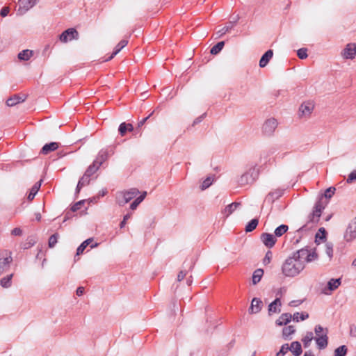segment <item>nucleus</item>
<instances>
[{"label":"nucleus","mask_w":356,"mask_h":356,"mask_svg":"<svg viewBox=\"0 0 356 356\" xmlns=\"http://www.w3.org/2000/svg\"><path fill=\"white\" fill-rule=\"evenodd\" d=\"M305 268L302 263L300 262L296 255L293 254L292 257H289L282 266V273L288 277H295L298 275Z\"/></svg>","instance_id":"1"},{"label":"nucleus","mask_w":356,"mask_h":356,"mask_svg":"<svg viewBox=\"0 0 356 356\" xmlns=\"http://www.w3.org/2000/svg\"><path fill=\"white\" fill-rule=\"evenodd\" d=\"M297 259L305 266L306 263L314 261L318 259V254L315 249L310 248H302L293 253Z\"/></svg>","instance_id":"2"},{"label":"nucleus","mask_w":356,"mask_h":356,"mask_svg":"<svg viewBox=\"0 0 356 356\" xmlns=\"http://www.w3.org/2000/svg\"><path fill=\"white\" fill-rule=\"evenodd\" d=\"M259 169L257 165L251 166L238 179L241 186H245L253 183L259 176Z\"/></svg>","instance_id":"3"},{"label":"nucleus","mask_w":356,"mask_h":356,"mask_svg":"<svg viewBox=\"0 0 356 356\" xmlns=\"http://www.w3.org/2000/svg\"><path fill=\"white\" fill-rule=\"evenodd\" d=\"M139 193L136 188H131L127 191H122L117 193L116 201L120 206H124L132 199L135 198Z\"/></svg>","instance_id":"4"},{"label":"nucleus","mask_w":356,"mask_h":356,"mask_svg":"<svg viewBox=\"0 0 356 356\" xmlns=\"http://www.w3.org/2000/svg\"><path fill=\"white\" fill-rule=\"evenodd\" d=\"M12 261L10 252L8 250L0 251V274L9 268Z\"/></svg>","instance_id":"5"},{"label":"nucleus","mask_w":356,"mask_h":356,"mask_svg":"<svg viewBox=\"0 0 356 356\" xmlns=\"http://www.w3.org/2000/svg\"><path fill=\"white\" fill-rule=\"evenodd\" d=\"M322 197L315 204L312 213L309 216V221L312 222H317L321 216L322 211L325 209V204L322 202Z\"/></svg>","instance_id":"6"},{"label":"nucleus","mask_w":356,"mask_h":356,"mask_svg":"<svg viewBox=\"0 0 356 356\" xmlns=\"http://www.w3.org/2000/svg\"><path fill=\"white\" fill-rule=\"evenodd\" d=\"M341 56L346 60H353L356 56V43H348L341 52Z\"/></svg>","instance_id":"7"},{"label":"nucleus","mask_w":356,"mask_h":356,"mask_svg":"<svg viewBox=\"0 0 356 356\" xmlns=\"http://www.w3.org/2000/svg\"><path fill=\"white\" fill-rule=\"evenodd\" d=\"M277 127V122L275 118H269L263 124L262 131L264 135L270 136L273 134Z\"/></svg>","instance_id":"8"},{"label":"nucleus","mask_w":356,"mask_h":356,"mask_svg":"<svg viewBox=\"0 0 356 356\" xmlns=\"http://www.w3.org/2000/svg\"><path fill=\"white\" fill-rule=\"evenodd\" d=\"M314 108V104L312 102H303L299 108V115L301 118H309Z\"/></svg>","instance_id":"9"},{"label":"nucleus","mask_w":356,"mask_h":356,"mask_svg":"<svg viewBox=\"0 0 356 356\" xmlns=\"http://www.w3.org/2000/svg\"><path fill=\"white\" fill-rule=\"evenodd\" d=\"M40 0H19L18 13L24 14L29 10L34 7Z\"/></svg>","instance_id":"10"},{"label":"nucleus","mask_w":356,"mask_h":356,"mask_svg":"<svg viewBox=\"0 0 356 356\" xmlns=\"http://www.w3.org/2000/svg\"><path fill=\"white\" fill-rule=\"evenodd\" d=\"M79 33L75 29L70 28L63 31L60 35V40L62 42H67L73 39H78Z\"/></svg>","instance_id":"11"},{"label":"nucleus","mask_w":356,"mask_h":356,"mask_svg":"<svg viewBox=\"0 0 356 356\" xmlns=\"http://www.w3.org/2000/svg\"><path fill=\"white\" fill-rule=\"evenodd\" d=\"M113 154V151L112 148H111L110 149H102L99 152L94 162L96 163L99 166H101V165L104 161H106L108 159V158Z\"/></svg>","instance_id":"12"},{"label":"nucleus","mask_w":356,"mask_h":356,"mask_svg":"<svg viewBox=\"0 0 356 356\" xmlns=\"http://www.w3.org/2000/svg\"><path fill=\"white\" fill-rule=\"evenodd\" d=\"M356 238V220L349 224L345 234L344 238L346 241H351Z\"/></svg>","instance_id":"13"},{"label":"nucleus","mask_w":356,"mask_h":356,"mask_svg":"<svg viewBox=\"0 0 356 356\" xmlns=\"http://www.w3.org/2000/svg\"><path fill=\"white\" fill-rule=\"evenodd\" d=\"M261 240L267 248H272L275 244L277 239L275 236L268 233H264L261 235Z\"/></svg>","instance_id":"14"},{"label":"nucleus","mask_w":356,"mask_h":356,"mask_svg":"<svg viewBox=\"0 0 356 356\" xmlns=\"http://www.w3.org/2000/svg\"><path fill=\"white\" fill-rule=\"evenodd\" d=\"M26 99V95L25 94L14 95L7 99L6 104L8 106H14L19 103L24 102Z\"/></svg>","instance_id":"15"},{"label":"nucleus","mask_w":356,"mask_h":356,"mask_svg":"<svg viewBox=\"0 0 356 356\" xmlns=\"http://www.w3.org/2000/svg\"><path fill=\"white\" fill-rule=\"evenodd\" d=\"M262 306V302L257 298H254L252 300L249 311L252 314H257L260 312Z\"/></svg>","instance_id":"16"},{"label":"nucleus","mask_w":356,"mask_h":356,"mask_svg":"<svg viewBox=\"0 0 356 356\" xmlns=\"http://www.w3.org/2000/svg\"><path fill=\"white\" fill-rule=\"evenodd\" d=\"M273 56V51L271 49L268 50L261 58L259 60V66L260 67H264L267 65L269 60L272 58Z\"/></svg>","instance_id":"17"},{"label":"nucleus","mask_w":356,"mask_h":356,"mask_svg":"<svg viewBox=\"0 0 356 356\" xmlns=\"http://www.w3.org/2000/svg\"><path fill=\"white\" fill-rule=\"evenodd\" d=\"M281 301L280 298H276L268 306V312L270 314L273 313H278L280 312Z\"/></svg>","instance_id":"18"},{"label":"nucleus","mask_w":356,"mask_h":356,"mask_svg":"<svg viewBox=\"0 0 356 356\" xmlns=\"http://www.w3.org/2000/svg\"><path fill=\"white\" fill-rule=\"evenodd\" d=\"M58 148V144L55 142H52L48 144H45L42 149L41 153L43 154H47L50 152L54 151Z\"/></svg>","instance_id":"19"},{"label":"nucleus","mask_w":356,"mask_h":356,"mask_svg":"<svg viewBox=\"0 0 356 356\" xmlns=\"http://www.w3.org/2000/svg\"><path fill=\"white\" fill-rule=\"evenodd\" d=\"M290 350L295 356H300L302 353L301 344L298 341H293L289 346Z\"/></svg>","instance_id":"20"},{"label":"nucleus","mask_w":356,"mask_h":356,"mask_svg":"<svg viewBox=\"0 0 356 356\" xmlns=\"http://www.w3.org/2000/svg\"><path fill=\"white\" fill-rule=\"evenodd\" d=\"M283 195V191L281 189H276L273 191L270 192L266 197V200L270 202H274L275 200L278 199L280 197H281Z\"/></svg>","instance_id":"21"},{"label":"nucleus","mask_w":356,"mask_h":356,"mask_svg":"<svg viewBox=\"0 0 356 356\" xmlns=\"http://www.w3.org/2000/svg\"><path fill=\"white\" fill-rule=\"evenodd\" d=\"M327 334H324L319 337H315L316 343L320 349H323L327 346Z\"/></svg>","instance_id":"22"},{"label":"nucleus","mask_w":356,"mask_h":356,"mask_svg":"<svg viewBox=\"0 0 356 356\" xmlns=\"http://www.w3.org/2000/svg\"><path fill=\"white\" fill-rule=\"evenodd\" d=\"M292 315L289 313L282 314L276 321V324L279 326L286 325L291 321Z\"/></svg>","instance_id":"23"},{"label":"nucleus","mask_w":356,"mask_h":356,"mask_svg":"<svg viewBox=\"0 0 356 356\" xmlns=\"http://www.w3.org/2000/svg\"><path fill=\"white\" fill-rule=\"evenodd\" d=\"M240 204H241L239 202H233L227 205L222 211V213L226 217L229 216L240 206Z\"/></svg>","instance_id":"24"},{"label":"nucleus","mask_w":356,"mask_h":356,"mask_svg":"<svg viewBox=\"0 0 356 356\" xmlns=\"http://www.w3.org/2000/svg\"><path fill=\"white\" fill-rule=\"evenodd\" d=\"M134 127L131 124L122 122L120 124L118 131L122 136H124L127 131H132Z\"/></svg>","instance_id":"25"},{"label":"nucleus","mask_w":356,"mask_h":356,"mask_svg":"<svg viewBox=\"0 0 356 356\" xmlns=\"http://www.w3.org/2000/svg\"><path fill=\"white\" fill-rule=\"evenodd\" d=\"M128 43V41L126 40H121L117 46L115 47V49L113 52L112 53L111 56L106 60H111L115 56H116L122 49H123Z\"/></svg>","instance_id":"26"},{"label":"nucleus","mask_w":356,"mask_h":356,"mask_svg":"<svg viewBox=\"0 0 356 356\" xmlns=\"http://www.w3.org/2000/svg\"><path fill=\"white\" fill-rule=\"evenodd\" d=\"M41 181H42V180L35 183L31 188V189L28 195V197H27V198L29 201H31L34 199L35 195L37 194L38 191H39V189L40 188Z\"/></svg>","instance_id":"27"},{"label":"nucleus","mask_w":356,"mask_h":356,"mask_svg":"<svg viewBox=\"0 0 356 356\" xmlns=\"http://www.w3.org/2000/svg\"><path fill=\"white\" fill-rule=\"evenodd\" d=\"M90 177L86 173L83 175V177L80 179V180L78 182L77 186H76V192H79L81 188L88 185L90 183Z\"/></svg>","instance_id":"28"},{"label":"nucleus","mask_w":356,"mask_h":356,"mask_svg":"<svg viewBox=\"0 0 356 356\" xmlns=\"http://www.w3.org/2000/svg\"><path fill=\"white\" fill-rule=\"evenodd\" d=\"M13 275L10 274L2 277L0 280V284L3 288H9L12 284V278Z\"/></svg>","instance_id":"29"},{"label":"nucleus","mask_w":356,"mask_h":356,"mask_svg":"<svg viewBox=\"0 0 356 356\" xmlns=\"http://www.w3.org/2000/svg\"><path fill=\"white\" fill-rule=\"evenodd\" d=\"M264 275V270L261 268H258L255 270L252 275V284H257L260 282L262 276Z\"/></svg>","instance_id":"30"},{"label":"nucleus","mask_w":356,"mask_h":356,"mask_svg":"<svg viewBox=\"0 0 356 356\" xmlns=\"http://www.w3.org/2000/svg\"><path fill=\"white\" fill-rule=\"evenodd\" d=\"M33 56V51L29 49H25L18 54V58L21 60H28Z\"/></svg>","instance_id":"31"},{"label":"nucleus","mask_w":356,"mask_h":356,"mask_svg":"<svg viewBox=\"0 0 356 356\" xmlns=\"http://www.w3.org/2000/svg\"><path fill=\"white\" fill-rule=\"evenodd\" d=\"M314 339V334L312 332H307L305 337L302 338V341L304 347L307 348L309 346L312 341Z\"/></svg>","instance_id":"32"},{"label":"nucleus","mask_w":356,"mask_h":356,"mask_svg":"<svg viewBox=\"0 0 356 356\" xmlns=\"http://www.w3.org/2000/svg\"><path fill=\"white\" fill-rule=\"evenodd\" d=\"M341 284V279H331L327 282V289L330 291H334L337 289Z\"/></svg>","instance_id":"33"},{"label":"nucleus","mask_w":356,"mask_h":356,"mask_svg":"<svg viewBox=\"0 0 356 356\" xmlns=\"http://www.w3.org/2000/svg\"><path fill=\"white\" fill-rule=\"evenodd\" d=\"M289 227L286 225H281L277 227L275 230V236L277 237L282 236L288 230Z\"/></svg>","instance_id":"34"},{"label":"nucleus","mask_w":356,"mask_h":356,"mask_svg":"<svg viewBox=\"0 0 356 356\" xmlns=\"http://www.w3.org/2000/svg\"><path fill=\"white\" fill-rule=\"evenodd\" d=\"M99 165H97L96 163H95L93 161V163L89 165V167L87 168L86 171L85 172V173L88 175H89L90 177H91L93 174H95L97 170L99 168Z\"/></svg>","instance_id":"35"},{"label":"nucleus","mask_w":356,"mask_h":356,"mask_svg":"<svg viewBox=\"0 0 356 356\" xmlns=\"http://www.w3.org/2000/svg\"><path fill=\"white\" fill-rule=\"evenodd\" d=\"M225 42L223 41L218 42L215 44L210 51V53L213 55L218 54L223 48Z\"/></svg>","instance_id":"36"},{"label":"nucleus","mask_w":356,"mask_h":356,"mask_svg":"<svg viewBox=\"0 0 356 356\" xmlns=\"http://www.w3.org/2000/svg\"><path fill=\"white\" fill-rule=\"evenodd\" d=\"M292 317H293V321L298 322L300 319L301 321H304V320L308 318L309 314L306 312H302V313L296 312V313L293 314Z\"/></svg>","instance_id":"37"},{"label":"nucleus","mask_w":356,"mask_h":356,"mask_svg":"<svg viewBox=\"0 0 356 356\" xmlns=\"http://www.w3.org/2000/svg\"><path fill=\"white\" fill-rule=\"evenodd\" d=\"M259 221L257 219L251 220L245 227V231L250 232L253 231L257 226Z\"/></svg>","instance_id":"38"},{"label":"nucleus","mask_w":356,"mask_h":356,"mask_svg":"<svg viewBox=\"0 0 356 356\" xmlns=\"http://www.w3.org/2000/svg\"><path fill=\"white\" fill-rule=\"evenodd\" d=\"M326 232L324 228L319 229L318 233L316 234V242L323 241L325 239Z\"/></svg>","instance_id":"39"},{"label":"nucleus","mask_w":356,"mask_h":356,"mask_svg":"<svg viewBox=\"0 0 356 356\" xmlns=\"http://www.w3.org/2000/svg\"><path fill=\"white\" fill-rule=\"evenodd\" d=\"M295 332V328L292 325H289L285 327L283 329L282 334L284 338L289 337L290 335L293 334Z\"/></svg>","instance_id":"40"},{"label":"nucleus","mask_w":356,"mask_h":356,"mask_svg":"<svg viewBox=\"0 0 356 356\" xmlns=\"http://www.w3.org/2000/svg\"><path fill=\"white\" fill-rule=\"evenodd\" d=\"M314 332L316 334V337H321V335H323L324 334H327V330L323 328L320 325H317L315 326Z\"/></svg>","instance_id":"41"},{"label":"nucleus","mask_w":356,"mask_h":356,"mask_svg":"<svg viewBox=\"0 0 356 356\" xmlns=\"http://www.w3.org/2000/svg\"><path fill=\"white\" fill-rule=\"evenodd\" d=\"M347 353V348L346 346L343 345L334 350V356H345Z\"/></svg>","instance_id":"42"},{"label":"nucleus","mask_w":356,"mask_h":356,"mask_svg":"<svg viewBox=\"0 0 356 356\" xmlns=\"http://www.w3.org/2000/svg\"><path fill=\"white\" fill-rule=\"evenodd\" d=\"M213 180V179L211 177H208L205 179L202 183L201 189L205 190L209 188L212 184Z\"/></svg>","instance_id":"43"},{"label":"nucleus","mask_w":356,"mask_h":356,"mask_svg":"<svg viewBox=\"0 0 356 356\" xmlns=\"http://www.w3.org/2000/svg\"><path fill=\"white\" fill-rule=\"evenodd\" d=\"M297 54H298V58L300 59H305L308 56L307 50L305 48H301V49H298Z\"/></svg>","instance_id":"44"},{"label":"nucleus","mask_w":356,"mask_h":356,"mask_svg":"<svg viewBox=\"0 0 356 356\" xmlns=\"http://www.w3.org/2000/svg\"><path fill=\"white\" fill-rule=\"evenodd\" d=\"M58 234H54L52 236H50L49 239V248H53L57 243Z\"/></svg>","instance_id":"45"},{"label":"nucleus","mask_w":356,"mask_h":356,"mask_svg":"<svg viewBox=\"0 0 356 356\" xmlns=\"http://www.w3.org/2000/svg\"><path fill=\"white\" fill-rule=\"evenodd\" d=\"M289 346L288 344H284L280 351L276 354V356H284L289 350Z\"/></svg>","instance_id":"46"},{"label":"nucleus","mask_w":356,"mask_h":356,"mask_svg":"<svg viewBox=\"0 0 356 356\" xmlns=\"http://www.w3.org/2000/svg\"><path fill=\"white\" fill-rule=\"evenodd\" d=\"M335 191V188L330 187L325 191L324 197L326 198H330L334 194Z\"/></svg>","instance_id":"47"},{"label":"nucleus","mask_w":356,"mask_h":356,"mask_svg":"<svg viewBox=\"0 0 356 356\" xmlns=\"http://www.w3.org/2000/svg\"><path fill=\"white\" fill-rule=\"evenodd\" d=\"M273 257V254L270 251H268L265 255V257L264 258L263 263L264 265H267L270 264L271 259Z\"/></svg>","instance_id":"48"},{"label":"nucleus","mask_w":356,"mask_h":356,"mask_svg":"<svg viewBox=\"0 0 356 356\" xmlns=\"http://www.w3.org/2000/svg\"><path fill=\"white\" fill-rule=\"evenodd\" d=\"M147 195V192L144 191L143 193L138 197H136L134 202L136 204V206H138V204L143 201V200L145 198Z\"/></svg>","instance_id":"49"},{"label":"nucleus","mask_w":356,"mask_h":356,"mask_svg":"<svg viewBox=\"0 0 356 356\" xmlns=\"http://www.w3.org/2000/svg\"><path fill=\"white\" fill-rule=\"evenodd\" d=\"M147 195V192L144 191L143 193L138 197H136L134 202L136 204V206H138V204L143 201V200L145 198Z\"/></svg>","instance_id":"50"},{"label":"nucleus","mask_w":356,"mask_h":356,"mask_svg":"<svg viewBox=\"0 0 356 356\" xmlns=\"http://www.w3.org/2000/svg\"><path fill=\"white\" fill-rule=\"evenodd\" d=\"M84 204V200H81L76 202L71 208L72 211L75 212L79 210L81 206Z\"/></svg>","instance_id":"51"},{"label":"nucleus","mask_w":356,"mask_h":356,"mask_svg":"<svg viewBox=\"0 0 356 356\" xmlns=\"http://www.w3.org/2000/svg\"><path fill=\"white\" fill-rule=\"evenodd\" d=\"M232 28V25L225 26L222 27L221 29H220L217 32V34H218L219 36H222L224 34H225L227 31H229Z\"/></svg>","instance_id":"52"},{"label":"nucleus","mask_w":356,"mask_h":356,"mask_svg":"<svg viewBox=\"0 0 356 356\" xmlns=\"http://www.w3.org/2000/svg\"><path fill=\"white\" fill-rule=\"evenodd\" d=\"M325 247H326V248H325L326 254L328 255V257L330 258H332V255H333L332 245L330 243H327Z\"/></svg>","instance_id":"53"},{"label":"nucleus","mask_w":356,"mask_h":356,"mask_svg":"<svg viewBox=\"0 0 356 356\" xmlns=\"http://www.w3.org/2000/svg\"><path fill=\"white\" fill-rule=\"evenodd\" d=\"M355 180H356V170H353L350 173L347 179V182L351 183Z\"/></svg>","instance_id":"54"},{"label":"nucleus","mask_w":356,"mask_h":356,"mask_svg":"<svg viewBox=\"0 0 356 356\" xmlns=\"http://www.w3.org/2000/svg\"><path fill=\"white\" fill-rule=\"evenodd\" d=\"M350 335L352 337L356 338V325L352 324L350 325Z\"/></svg>","instance_id":"55"},{"label":"nucleus","mask_w":356,"mask_h":356,"mask_svg":"<svg viewBox=\"0 0 356 356\" xmlns=\"http://www.w3.org/2000/svg\"><path fill=\"white\" fill-rule=\"evenodd\" d=\"M131 214L127 213L124 216L122 221L120 224V228H122L125 226L127 220L131 218Z\"/></svg>","instance_id":"56"},{"label":"nucleus","mask_w":356,"mask_h":356,"mask_svg":"<svg viewBox=\"0 0 356 356\" xmlns=\"http://www.w3.org/2000/svg\"><path fill=\"white\" fill-rule=\"evenodd\" d=\"M11 234L13 236H20L22 234V230L19 227H16L12 230Z\"/></svg>","instance_id":"57"},{"label":"nucleus","mask_w":356,"mask_h":356,"mask_svg":"<svg viewBox=\"0 0 356 356\" xmlns=\"http://www.w3.org/2000/svg\"><path fill=\"white\" fill-rule=\"evenodd\" d=\"M302 302V300H292L289 303V305L290 307H298L300 305H301Z\"/></svg>","instance_id":"58"},{"label":"nucleus","mask_w":356,"mask_h":356,"mask_svg":"<svg viewBox=\"0 0 356 356\" xmlns=\"http://www.w3.org/2000/svg\"><path fill=\"white\" fill-rule=\"evenodd\" d=\"M86 248V247L85 246V245L81 243L76 250V256L81 254Z\"/></svg>","instance_id":"59"},{"label":"nucleus","mask_w":356,"mask_h":356,"mask_svg":"<svg viewBox=\"0 0 356 356\" xmlns=\"http://www.w3.org/2000/svg\"><path fill=\"white\" fill-rule=\"evenodd\" d=\"M9 8L8 7H3L1 10V15L4 17H6L8 13H9Z\"/></svg>","instance_id":"60"},{"label":"nucleus","mask_w":356,"mask_h":356,"mask_svg":"<svg viewBox=\"0 0 356 356\" xmlns=\"http://www.w3.org/2000/svg\"><path fill=\"white\" fill-rule=\"evenodd\" d=\"M186 272L184 271V270H181L177 275V280L179 282L181 281L182 280H184V278L186 277Z\"/></svg>","instance_id":"61"},{"label":"nucleus","mask_w":356,"mask_h":356,"mask_svg":"<svg viewBox=\"0 0 356 356\" xmlns=\"http://www.w3.org/2000/svg\"><path fill=\"white\" fill-rule=\"evenodd\" d=\"M83 292H84V288L82 286L78 287L76 291V293L78 296H82L83 294Z\"/></svg>","instance_id":"62"},{"label":"nucleus","mask_w":356,"mask_h":356,"mask_svg":"<svg viewBox=\"0 0 356 356\" xmlns=\"http://www.w3.org/2000/svg\"><path fill=\"white\" fill-rule=\"evenodd\" d=\"M205 114H203L202 115L197 118L194 121H193V125H195L196 124H198L200 123L202 119L204 118Z\"/></svg>","instance_id":"63"},{"label":"nucleus","mask_w":356,"mask_h":356,"mask_svg":"<svg viewBox=\"0 0 356 356\" xmlns=\"http://www.w3.org/2000/svg\"><path fill=\"white\" fill-rule=\"evenodd\" d=\"M150 115H149V116H147V118H143L141 121H140V122H138V127H141V126H143V125L145 123V122L147 121V120L149 118V116H150Z\"/></svg>","instance_id":"64"}]
</instances>
